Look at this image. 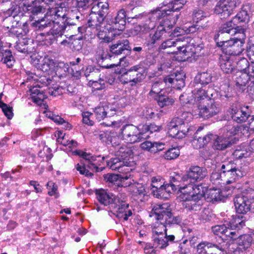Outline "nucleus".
<instances>
[{"label": "nucleus", "mask_w": 254, "mask_h": 254, "mask_svg": "<svg viewBox=\"0 0 254 254\" xmlns=\"http://www.w3.org/2000/svg\"><path fill=\"white\" fill-rule=\"evenodd\" d=\"M155 99L161 107L172 105L174 103V100L173 98L162 95L158 96Z\"/></svg>", "instance_id": "c03bdc74"}, {"label": "nucleus", "mask_w": 254, "mask_h": 254, "mask_svg": "<svg viewBox=\"0 0 254 254\" xmlns=\"http://www.w3.org/2000/svg\"><path fill=\"white\" fill-rule=\"evenodd\" d=\"M186 3V0H174L168 4H163V6L156 8L152 10V13L158 18L164 17L171 11L180 10Z\"/></svg>", "instance_id": "4468645a"}, {"label": "nucleus", "mask_w": 254, "mask_h": 254, "mask_svg": "<svg viewBox=\"0 0 254 254\" xmlns=\"http://www.w3.org/2000/svg\"><path fill=\"white\" fill-rule=\"evenodd\" d=\"M249 19V15L246 9H242L236 16L231 21H232V23H234V21L238 20L240 22H244ZM236 25V24H235Z\"/></svg>", "instance_id": "5fc2aeb1"}, {"label": "nucleus", "mask_w": 254, "mask_h": 254, "mask_svg": "<svg viewBox=\"0 0 254 254\" xmlns=\"http://www.w3.org/2000/svg\"><path fill=\"white\" fill-rule=\"evenodd\" d=\"M243 129V130L248 131V128L247 127H244L242 126H234L231 125H228L227 126L225 127L223 129L224 132H225V134L232 138V136L235 135L238 133L240 131L242 133V129Z\"/></svg>", "instance_id": "e433bc0d"}, {"label": "nucleus", "mask_w": 254, "mask_h": 254, "mask_svg": "<svg viewBox=\"0 0 254 254\" xmlns=\"http://www.w3.org/2000/svg\"><path fill=\"white\" fill-rule=\"evenodd\" d=\"M252 155L248 146L242 145L238 146L233 153V155L236 159H242L243 158L250 157Z\"/></svg>", "instance_id": "2f4dec72"}, {"label": "nucleus", "mask_w": 254, "mask_h": 254, "mask_svg": "<svg viewBox=\"0 0 254 254\" xmlns=\"http://www.w3.org/2000/svg\"><path fill=\"white\" fill-rule=\"evenodd\" d=\"M151 18L153 19L157 18L158 19H160L161 18H163V19L160 22L159 26L164 27V29L167 30V31L171 29L175 25L178 19V16L171 19L170 17L167 16L168 15H166L164 17L161 16L160 18H158L153 14L152 11H151Z\"/></svg>", "instance_id": "c85d7f7f"}, {"label": "nucleus", "mask_w": 254, "mask_h": 254, "mask_svg": "<svg viewBox=\"0 0 254 254\" xmlns=\"http://www.w3.org/2000/svg\"><path fill=\"white\" fill-rule=\"evenodd\" d=\"M36 61L37 63L36 64H37L38 67L40 68L43 71L47 72L49 70L53 69L55 67V63L54 60L48 57L43 58L41 61L37 59L34 60V61Z\"/></svg>", "instance_id": "473e14b6"}, {"label": "nucleus", "mask_w": 254, "mask_h": 254, "mask_svg": "<svg viewBox=\"0 0 254 254\" xmlns=\"http://www.w3.org/2000/svg\"><path fill=\"white\" fill-rule=\"evenodd\" d=\"M156 26L155 21L147 20L146 22L139 26L140 30L142 33H146L149 32L150 30L153 29Z\"/></svg>", "instance_id": "13d9d810"}, {"label": "nucleus", "mask_w": 254, "mask_h": 254, "mask_svg": "<svg viewBox=\"0 0 254 254\" xmlns=\"http://www.w3.org/2000/svg\"><path fill=\"white\" fill-rule=\"evenodd\" d=\"M31 92L32 101L39 105L42 106L43 104L45 109H47L48 105L43 103L44 100L47 98L46 96L37 89H33Z\"/></svg>", "instance_id": "4c0bfd02"}, {"label": "nucleus", "mask_w": 254, "mask_h": 254, "mask_svg": "<svg viewBox=\"0 0 254 254\" xmlns=\"http://www.w3.org/2000/svg\"><path fill=\"white\" fill-rule=\"evenodd\" d=\"M133 164L132 150L126 146L121 147L116 152V157L107 161V165L112 170L118 171L120 175L132 174Z\"/></svg>", "instance_id": "39448f33"}, {"label": "nucleus", "mask_w": 254, "mask_h": 254, "mask_svg": "<svg viewBox=\"0 0 254 254\" xmlns=\"http://www.w3.org/2000/svg\"><path fill=\"white\" fill-rule=\"evenodd\" d=\"M212 230L216 235H225L231 239H235L239 234L236 231H230L229 227L224 224L212 227Z\"/></svg>", "instance_id": "412c9836"}, {"label": "nucleus", "mask_w": 254, "mask_h": 254, "mask_svg": "<svg viewBox=\"0 0 254 254\" xmlns=\"http://www.w3.org/2000/svg\"><path fill=\"white\" fill-rule=\"evenodd\" d=\"M160 129V126H158L154 124H151L149 126L145 125L141 126V129L142 130L143 132H144V134L147 131L153 132L159 131Z\"/></svg>", "instance_id": "0e129e2a"}, {"label": "nucleus", "mask_w": 254, "mask_h": 254, "mask_svg": "<svg viewBox=\"0 0 254 254\" xmlns=\"http://www.w3.org/2000/svg\"><path fill=\"white\" fill-rule=\"evenodd\" d=\"M252 242V237L249 235L241 236L238 239V251H236L235 254L239 251H245L250 248Z\"/></svg>", "instance_id": "bb28decb"}, {"label": "nucleus", "mask_w": 254, "mask_h": 254, "mask_svg": "<svg viewBox=\"0 0 254 254\" xmlns=\"http://www.w3.org/2000/svg\"><path fill=\"white\" fill-rule=\"evenodd\" d=\"M91 85L92 88L95 90H102L105 88V82L104 80L99 79L98 81L90 80Z\"/></svg>", "instance_id": "052dcab7"}, {"label": "nucleus", "mask_w": 254, "mask_h": 254, "mask_svg": "<svg viewBox=\"0 0 254 254\" xmlns=\"http://www.w3.org/2000/svg\"><path fill=\"white\" fill-rule=\"evenodd\" d=\"M73 154L79 156L81 157L83 160L82 161L83 166L80 165L79 164L76 165V169L82 175H84L85 176H92V173H90L85 167H87L91 170H95L98 171V164L95 163L96 157L91 155L89 153H87L81 150H75L72 152Z\"/></svg>", "instance_id": "6e6552de"}, {"label": "nucleus", "mask_w": 254, "mask_h": 254, "mask_svg": "<svg viewBox=\"0 0 254 254\" xmlns=\"http://www.w3.org/2000/svg\"><path fill=\"white\" fill-rule=\"evenodd\" d=\"M240 166H237L236 164L232 161L224 162L220 167V171L222 173L231 171L240 168Z\"/></svg>", "instance_id": "de8ad7c7"}, {"label": "nucleus", "mask_w": 254, "mask_h": 254, "mask_svg": "<svg viewBox=\"0 0 254 254\" xmlns=\"http://www.w3.org/2000/svg\"><path fill=\"white\" fill-rule=\"evenodd\" d=\"M181 194L179 196L180 200L184 201L183 206L190 210L197 211L200 209V199L204 195V189L202 185L189 184L181 187Z\"/></svg>", "instance_id": "20e7f679"}, {"label": "nucleus", "mask_w": 254, "mask_h": 254, "mask_svg": "<svg viewBox=\"0 0 254 254\" xmlns=\"http://www.w3.org/2000/svg\"><path fill=\"white\" fill-rule=\"evenodd\" d=\"M246 110L248 107L239 108L236 105H232L230 113L234 121L238 123L245 122L250 116V113Z\"/></svg>", "instance_id": "6ab92c4d"}, {"label": "nucleus", "mask_w": 254, "mask_h": 254, "mask_svg": "<svg viewBox=\"0 0 254 254\" xmlns=\"http://www.w3.org/2000/svg\"><path fill=\"white\" fill-rule=\"evenodd\" d=\"M204 189V195L203 196L208 201H217L222 200L223 197V195L222 194V192L219 189H210L206 191V189Z\"/></svg>", "instance_id": "393cba45"}, {"label": "nucleus", "mask_w": 254, "mask_h": 254, "mask_svg": "<svg viewBox=\"0 0 254 254\" xmlns=\"http://www.w3.org/2000/svg\"><path fill=\"white\" fill-rule=\"evenodd\" d=\"M220 64L221 69L224 72L229 73L232 71L233 66L232 62L229 60L227 56L225 55L221 57L220 59Z\"/></svg>", "instance_id": "58836bf2"}, {"label": "nucleus", "mask_w": 254, "mask_h": 254, "mask_svg": "<svg viewBox=\"0 0 254 254\" xmlns=\"http://www.w3.org/2000/svg\"><path fill=\"white\" fill-rule=\"evenodd\" d=\"M2 96V93L0 94V107L7 119H11L13 117L12 108L8 107L6 104L1 101Z\"/></svg>", "instance_id": "3c124183"}, {"label": "nucleus", "mask_w": 254, "mask_h": 254, "mask_svg": "<svg viewBox=\"0 0 254 254\" xmlns=\"http://www.w3.org/2000/svg\"><path fill=\"white\" fill-rule=\"evenodd\" d=\"M141 126L136 127L132 125H127L122 129V137L123 140L127 143H134L139 142L143 138H145L148 135L145 136Z\"/></svg>", "instance_id": "9b49d317"}, {"label": "nucleus", "mask_w": 254, "mask_h": 254, "mask_svg": "<svg viewBox=\"0 0 254 254\" xmlns=\"http://www.w3.org/2000/svg\"><path fill=\"white\" fill-rule=\"evenodd\" d=\"M159 50L169 54L181 55L187 58L195 53L194 46L189 44L188 41L180 39H169L163 41Z\"/></svg>", "instance_id": "423d86ee"}, {"label": "nucleus", "mask_w": 254, "mask_h": 254, "mask_svg": "<svg viewBox=\"0 0 254 254\" xmlns=\"http://www.w3.org/2000/svg\"><path fill=\"white\" fill-rule=\"evenodd\" d=\"M244 225V221L239 216L234 217L228 225L230 231L236 228L240 229L241 228L243 227Z\"/></svg>", "instance_id": "49530a36"}, {"label": "nucleus", "mask_w": 254, "mask_h": 254, "mask_svg": "<svg viewBox=\"0 0 254 254\" xmlns=\"http://www.w3.org/2000/svg\"><path fill=\"white\" fill-rule=\"evenodd\" d=\"M47 188L48 190V194L49 195H54L56 197L59 196L58 186L54 182L52 181L48 182L47 184Z\"/></svg>", "instance_id": "4d7b16f0"}, {"label": "nucleus", "mask_w": 254, "mask_h": 254, "mask_svg": "<svg viewBox=\"0 0 254 254\" xmlns=\"http://www.w3.org/2000/svg\"><path fill=\"white\" fill-rule=\"evenodd\" d=\"M212 140L213 147L217 150H224L234 143L232 138L225 134L220 136L213 134Z\"/></svg>", "instance_id": "aec40b11"}, {"label": "nucleus", "mask_w": 254, "mask_h": 254, "mask_svg": "<svg viewBox=\"0 0 254 254\" xmlns=\"http://www.w3.org/2000/svg\"><path fill=\"white\" fill-rule=\"evenodd\" d=\"M164 144L161 142H151L149 141L143 142L140 144V147L143 150L155 153L164 149Z\"/></svg>", "instance_id": "c756f323"}, {"label": "nucleus", "mask_w": 254, "mask_h": 254, "mask_svg": "<svg viewBox=\"0 0 254 254\" xmlns=\"http://www.w3.org/2000/svg\"><path fill=\"white\" fill-rule=\"evenodd\" d=\"M102 28H103V30H100L97 34L98 37L105 42H110L111 38L108 35L109 31L105 28L102 27Z\"/></svg>", "instance_id": "e2e57ef3"}, {"label": "nucleus", "mask_w": 254, "mask_h": 254, "mask_svg": "<svg viewBox=\"0 0 254 254\" xmlns=\"http://www.w3.org/2000/svg\"><path fill=\"white\" fill-rule=\"evenodd\" d=\"M241 2V0H219L214 11L216 14H220L222 18H226L234 13Z\"/></svg>", "instance_id": "f8f14e48"}, {"label": "nucleus", "mask_w": 254, "mask_h": 254, "mask_svg": "<svg viewBox=\"0 0 254 254\" xmlns=\"http://www.w3.org/2000/svg\"><path fill=\"white\" fill-rule=\"evenodd\" d=\"M121 179V186L124 187H130V190L132 189V186L136 182L133 179L132 174L128 175H120Z\"/></svg>", "instance_id": "a19ab883"}, {"label": "nucleus", "mask_w": 254, "mask_h": 254, "mask_svg": "<svg viewBox=\"0 0 254 254\" xmlns=\"http://www.w3.org/2000/svg\"><path fill=\"white\" fill-rule=\"evenodd\" d=\"M136 195L144 196L147 192L145 187L141 184L136 183L132 186V189L131 190Z\"/></svg>", "instance_id": "864d4df0"}, {"label": "nucleus", "mask_w": 254, "mask_h": 254, "mask_svg": "<svg viewBox=\"0 0 254 254\" xmlns=\"http://www.w3.org/2000/svg\"><path fill=\"white\" fill-rule=\"evenodd\" d=\"M174 78L175 82L176 83V85H174V87H176L177 89H181L185 86V83L184 79L185 78V74L184 71L181 70L176 72L175 75H174Z\"/></svg>", "instance_id": "ea45409f"}, {"label": "nucleus", "mask_w": 254, "mask_h": 254, "mask_svg": "<svg viewBox=\"0 0 254 254\" xmlns=\"http://www.w3.org/2000/svg\"><path fill=\"white\" fill-rule=\"evenodd\" d=\"M180 150L178 147L169 149L164 154V157L167 160L174 159L180 155Z\"/></svg>", "instance_id": "8fccbe9b"}, {"label": "nucleus", "mask_w": 254, "mask_h": 254, "mask_svg": "<svg viewBox=\"0 0 254 254\" xmlns=\"http://www.w3.org/2000/svg\"><path fill=\"white\" fill-rule=\"evenodd\" d=\"M196 254H225L222 248L216 244L203 241L196 247Z\"/></svg>", "instance_id": "dca6fc26"}, {"label": "nucleus", "mask_w": 254, "mask_h": 254, "mask_svg": "<svg viewBox=\"0 0 254 254\" xmlns=\"http://www.w3.org/2000/svg\"><path fill=\"white\" fill-rule=\"evenodd\" d=\"M55 20H50L49 21L45 22L44 20H41L40 21H37L36 26L39 29L42 28H45L47 27H52L50 29V32L53 33L55 36L57 38L59 36H62L65 29L64 22L60 21H56V19L54 18Z\"/></svg>", "instance_id": "2eb2a0df"}, {"label": "nucleus", "mask_w": 254, "mask_h": 254, "mask_svg": "<svg viewBox=\"0 0 254 254\" xmlns=\"http://www.w3.org/2000/svg\"><path fill=\"white\" fill-rule=\"evenodd\" d=\"M163 84L164 82L163 81L154 82L149 93L150 96L156 99L158 96L160 95V93L164 86Z\"/></svg>", "instance_id": "79ce46f5"}, {"label": "nucleus", "mask_w": 254, "mask_h": 254, "mask_svg": "<svg viewBox=\"0 0 254 254\" xmlns=\"http://www.w3.org/2000/svg\"><path fill=\"white\" fill-rule=\"evenodd\" d=\"M129 48V42L127 40H122L111 46L110 49L112 53L116 55L122 54L125 50H128Z\"/></svg>", "instance_id": "cd10ccee"}, {"label": "nucleus", "mask_w": 254, "mask_h": 254, "mask_svg": "<svg viewBox=\"0 0 254 254\" xmlns=\"http://www.w3.org/2000/svg\"><path fill=\"white\" fill-rule=\"evenodd\" d=\"M108 57V54L107 51H105L102 48H99L98 49L96 53V58L97 59L100 61V60H104V59H106Z\"/></svg>", "instance_id": "774afa93"}, {"label": "nucleus", "mask_w": 254, "mask_h": 254, "mask_svg": "<svg viewBox=\"0 0 254 254\" xmlns=\"http://www.w3.org/2000/svg\"><path fill=\"white\" fill-rule=\"evenodd\" d=\"M217 43L223 52L228 55H239L244 50L246 35L244 29L229 21L222 25L217 35Z\"/></svg>", "instance_id": "f257e3e1"}, {"label": "nucleus", "mask_w": 254, "mask_h": 254, "mask_svg": "<svg viewBox=\"0 0 254 254\" xmlns=\"http://www.w3.org/2000/svg\"><path fill=\"white\" fill-rule=\"evenodd\" d=\"M63 88L59 85H56L53 87H50L48 89V93L53 96H56L62 93Z\"/></svg>", "instance_id": "338daca9"}, {"label": "nucleus", "mask_w": 254, "mask_h": 254, "mask_svg": "<svg viewBox=\"0 0 254 254\" xmlns=\"http://www.w3.org/2000/svg\"><path fill=\"white\" fill-rule=\"evenodd\" d=\"M220 111L219 105L213 100L209 99L205 103H203L201 107H198L193 112L196 118L208 119L217 114Z\"/></svg>", "instance_id": "ddd939ff"}, {"label": "nucleus", "mask_w": 254, "mask_h": 254, "mask_svg": "<svg viewBox=\"0 0 254 254\" xmlns=\"http://www.w3.org/2000/svg\"><path fill=\"white\" fill-rule=\"evenodd\" d=\"M56 136L57 137V141L65 146H67L69 148H71L73 147H75L77 145V142L73 140H69L68 136L65 135V133H63L61 131H58L56 133Z\"/></svg>", "instance_id": "72a5a7b5"}, {"label": "nucleus", "mask_w": 254, "mask_h": 254, "mask_svg": "<svg viewBox=\"0 0 254 254\" xmlns=\"http://www.w3.org/2000/svg\"><path fill=\"white\" fill-rule=\"evenodd\" d=\"M247 172V167L246 166H241L234 170L222 174L223 184H230L235 182L237 179L245 176Z\"/></svg>", "instance_id": "f3484780"}, {"label": "nucleus", "mask_w": 254, "mask_h": 254, "mask_svg": "<svg viewBox=\"0 0 254 254\" xmlns=\"http://www.w3.org/2000/svg\"><path fill=\"white\" fill-rule=\"evenodd\" d=\"M222 172H218L214 171L211 174L210 176V181L214 184H222L223 181L222 180Z\"/></svg>", "instance_id": "680f3d73"}, {"label": "nucleus", "mask_w": 254, "mask_h": 254, "mask_svg": "<svg viewBox=\"0 0 254 254\" xmlns=\"http://www.w3.org/2000/svg\"><path fill=\"white\" fill-rule=\"evenodd\" d=\"M207 175L206 169L199 166H192L188 171V176L194 181H200Z\"/></svg>", "instance_id": "b1692460"}, {"label": "nucleus", "mask_w": 254, "mask_h": 254, "mask_svg": "<svg viewBox=\"0 0 254 254\" xmlns=\"http://www.w3.org/2000/svg\"><path fill=\"white\" fill-rule=\"evenodd\" d=\"M211 74L208 72H202L197 75L194 79L195 82H199L201 85L207 84L211 80Z\"/></svg>", "instance_id": "37998d69"}, {"label": "nucleus", "mask_w": 254, "mask_h": 254, "mask_svg": "<svg viewBox=\"0 0 254 254\" xmlns=\"http://www.w3.org/2000/svg\"><path fill=\"white\" fill-rule=\"evenodd\" d=\"M108 8V3L102 2H98L92 8V13L90 14V18H92L95 16L97 17L96 15L98 14L103 19V17L107 13Z\"/></svg>", "instance_id": "a878e982"}, {"label": "nucleus", "mask_w": 254, "mask_h": 254, "mask_svg": "<svg viewBox=\"0 0 254 254\" xmlns=\"http://www.w3.org/2000/svg\"><path fill=\"white\" fill-rule=\"evenodd\" d=\"M245 199L237 195L234 199L235 209L238 213L245 214L251 210V203Z\"/></svg>", "instance_id": "4be33fe9"}, {"label": "nucleus", "mask_w": 254, "mask_h": 254, "mask_svg": "<svg viewBox=\"0 0 254 254\" xmlns=\"http://www.w3.org/2000/svg\"><path fill=\"white\" fill-rule=\"evenodd\" d=\"M175 239L174 235L167 234L153 237V247L156 249H163L169 245V241L173 242Z\"/></svg>", "instance_id": "5701e85b"}, {"label": "nucleus", "mask_w": 254, "mask_h": 254, "mask_svg": "<svg viewBox=\"0 0 254 254\" xmlns=\"http://www.w3.org/2000/svg\"><path fill=\"white\" fill-rule=\"evenodd\" d=\"M35 1L36 0H32V4L30 5L28 4L26 6L27 11L33 14H38L41 12L42 9V6L36 5V3H35Z\"/></svg>", "instance_id": "6e6d98bb"}, {"label": "nucleus", "mask_w": 254, "mask_h": 254, "mask_svg": "<svg viewBox=\"0 0 254 254\" xmlns=\"http://www.w3.org/2000/svg\"><path fill=\"white\" fill-rule=\"evenodd\" d=\"M195 109H193L192 113L183 112L179 116L174 118L168 125V133L173 137L182 138L184 137L189 130L188 122L192 118L196 117L193 115Z\"/></svg>", "instance_id": "0eeeda50"}, {"label": "nucleus", "mask_w": 254, "mask_h": 254, "mask_svg": "<svg viewBox=\"0 0 254 254\" xmlns=\"http://www.w3.org/2000/svg\"><path fill=\"white\" fill-rule=\"evenodd\" d=\"M152 192L153 195L157 198H168V194L165 190V184L157 189L156 191L152 190Z\"/></svg>", "instance_id": "bf43d9fd"}, {"label": "nucleus", "mask_w": 254, "mask_h": 254, "mask_svg": "<svg viewBox=\"0 0 254 254\" xmlns=\"http://www.w3.org/2000/svg\"><path fill=\"white\" fill-rule=\"evenodd\" d=\"M116 113V108L114 106L105 104L95 108L94 114L98 121L103 120L106 117H112Z\"/></svg>", "instance_id": "a211bd4d"}, {"label": "nucleus", "mask_w": 254, "mask_h": 254, "mask_svg": "<svg viewBox=\"0 0 254 254\" xmlns=\"http://www.w3.org/2000/svg\"><path fill=\"white\" fill-rule=\"evenodd\" d=\"M167 32V30L165 29L164 27L160 26L157 27V30L154 34H150L148 38L147 39V44L148 45H153L157 41L160 40L163 35Z\"/></svg>", "instance_id": "7c9ffc66"}, {"label": "nucleus", "mask_w": 254, "mask_h": 254, "mask_svg": "<svg viewBox=\"0 0 254 254\" xmlns=\"http://www.w3.org/2000/svg\"><path fill=\"white\" fill-rule=\"evenodd\" d=\"M213 136V134L209 133L203 137H196L192 141V145L196 149L204 147L211 140H212Z\"/></svg>", "instance_id": "f704fd0d"}, {"label": "nucleus", "mask_w": 254, "mask_h": 254, "mask_svg": "<svg viewBox=\"0 0 254 254\" xmlns=\"http://www.w3.org/2000/svg\"><path fill=\"white\" fill-rule=\"evenodd\" d=\"M96 195L100 203L105 205H110L111 210L117 217L127 220L132 215V211L128 208L125 194H120L115 196L107 190H99L97 191Z\"/></svg>", "instance_id": "7ed1b4c3"}, {"label": "nucleus", "mask_w": 254, "mask_h": 254, "mask_svg": "<svg viewBox=\"0 0 254 254\" xmlns=\"http://www.w3.org/2000/svg\"><path fill=\"white\" fill-rule=\"evenodd\" d=\"M210 98L206 94L204 89H201L198 84L197 87L188 96L187 93H183L180 96V100L183 103L195 104L196 107H201L203 103H205Z\"/></svg>", "instance_id": "1a4fd4ad"}, {"label": "nucleus", "mask_w": 254, "mask_h": 254, "mask_svg": "<svg viewBox=\"0 0 254 254\" xmlns=\"http://www.w3.org/2000/svg\"><path fill=\"white\" fill-rule=\"evenodd\" d=\"M27 40L25 39H22L19 40L16 45V49L21 53H26L28 52V48L27 47Z\"/></svg>", "instance_id": "69168bd1"}, {"label": "nucleus", "mask_w": 254, "mask_h": 254, "mask_svg": "<svg viewBox=\"0 0 254 254\" xmlns=\"http://www.w3.org/2000/svg\"><path fill=\"white\" fill-rule=\"evenodd\" d=\"M152 191H156L160 187L164 185V180L160 176L154 177L151 179Z\"/></svg>", "instance_id": "603ef678"}, {"label": "nucleus", "mask_w": 254, "mask_h": 254, "mask_svg": "<svg viewBox=\"0 0 254 254\" xmlns=\"http://www.w3.org/2000/svg\"><path fill=\"white\" fill-rule=\"evenodd\" d=\"M2 60L3 63L9 67H11L14 63L13 58L9 50H5L4 53H2Z\"/></svg>", "instance_id": "09e8293b"}, {"label": "nucleus", "mask_w": 254, "mask_h": 254, "mask_svg": "<svg viewBox=\"0 0 254 254\" xmlns=\"http://www.w3.org/2000/svg\"><path fill=\"white\" fill-rule=\"evenodd\" d=\"M145 77L143 69L140 65H135L123 73L120 79L124 84L129 83L130 85L133 86L141 82Z\"/></svg>", "instance_id": "9d476101"}, {"label": "nucleus", "mask_w": 254, "mask_h": 254, "mask_svg": "<svg viewBox=\"0 0 254 254\" xmlns=\"http://www.w3.org/2000/svg\"><path fill=\"white\" fill-rule=\"evenodd\" d=\"M126 11L124 9H121L118 11L117 15L113 21V23L115 25V29H118L120 30L124 29L126 23Z\"/></svg>", "instance_id": "c9c22d12"}, {"label": "nucleus", "mask_w": 254, "mask_h": 254, "mask_svg": "<svg viewBox=\"0 0 254 254\" xmlns=\"http://www.w3.org/2000/svg\"><path fill=\"white\" fill-rule=\"evenodd\" d=\"M150 216L157 220L152 228L153 237L167 234V225L177 224L181 222L180 217L174 216L169 203L154 205Z\"/></svg>", "instance_id": "f03ea898"}, {"label": "nucleus", "mask_w": 254, "mask_h": 254, "mask_svg": "<svg viewBox=\"0 0 254 254\" xmlns=\"http://www.w3.org/2000/svg\"><path fill=\"white\" fill-rule=\"evenodd\" d=\"M240 197L245 198L247 201L251 204L254 202V190L249 188L243 190L242 193L238 195Z\"/></svg>", "instance_id": "a18cd8bd"}]
</instances>
